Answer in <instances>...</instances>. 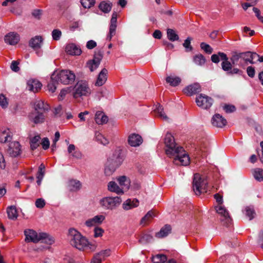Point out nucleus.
Masks as SVG:
<instances>
[{
	"label": "nucleus",
	"instance_id": "2eb2a0df",
	"mask_svg": "<svg viewBox=\"0 0 263 263\" xmlns=\"http://www.w3.org/2000/svg\"><path fill=\"white\" fill-rule=\"evenodd\" d=\"M164 143L167 148H182V146H177L174 137L170 133H167L164 138Z\"/></svg>",
	"mask_w": 263,
	"mask_h": 263
},
{
	"label": "nucleus",
	"instance_id": "72a5a7b5",
	"mask_svg": "<svg viewBox=\"0 0 263 263\" xmlns=\"http://www.w3.org/2000/svg\"><path fill=\"white\" fill-rule=\"evenodd\" d=\"M256 57H259V55L255 52H246L242 53V59L243 60L251 64L254 63L253 59Z\"/></svg>",
	"mask_w": 263,
	"mask_h": 263
},
{
	"label": "nucleus",
	"instance_id": "3c124183",
	"mask_svg": "<svg viewBox=\"0 0 263 263\" xmlns=\"http://www.w3.org/2000/svg\"><path fill=\"white\" fill-rule=\"evenodd\" d=\"M34 107L35 110H44L45 109L44 102L42 100H36L34 102Z\"/></svg>",
	"mask_w": 263,
	"mask_h": 263
},
{
	"label": "nucleus",
	"instance_id": "aec40b11",
	"mask_svg": "<svg viewBox=\"0 0 263 263\" xmlns=\"http://www.w3.org/2000/svg\"><path fill=\"white\" fill-rule=\"evenodd\" d=\"M212 123L215 126L222 127L226 125L227 121L222 116L216 114L212 118Z\"/></svg>",
	"mask_w": 263,
	"mask_h": 263
},
{
	"label": "nucleus",
	"instance_id": "6ab92c4d",
	"mask_svg": "<svg viewBox=\"0 0 263 263\" xmlns=\"http://www.w3.org/2000/svg\"><path fill=\"white\" fill-rule=\"evenodd\" d=\"M117 181L119 183L121 188L123 189V191L129 189L130 185V180L129 178L125 176H121L116 178Z\"/></svg>",
	"mask_w": 263,
	"mask_h": 263
},
{
	"label": "nucleus",
	"instance_id": "774afa93",
	"mask_svg": "<svg viewBox=\"0 0 263 263\" xmlns=\"http://www.w3.org/2000/svg\"><path fill=\"white\" fill-rule=\"evenodd\" d=\"M223 109L226 112H232L235 110V107L233 105H226L223 106Z\"/></svg>",
	"mask_w": 263,
	"mask_h": 263
},
{
	"label": "nucleus",
	"instance_id": "680f3d73",
	"mask_svg": "<svg viewBox=\"0 0 263 263\" xmlns=\"http://www.w3.org/2000/svg\"><path fill=\"white\" fill-rule=\"evenodd\" d=\"M60 137V134L59 132H56L54 134V138L52 140V143L51 145V147L52 148L56 147L57 146V142L59 141Z\"/></svg>",
	"mask_w": 263,
	"mask_h": 263
},
{
	"label": "nucleus",
	"instance_id": "2f4dec72",
	"mask_svg": "<svg viewBox=\"0 0 263 263\" xmlns=\"http://www.w3.org/2000/svg\"><path fill=\"white\" fill-rule=\"evenodd\" d=\"M119 166H116L115 164L109 162L107 160L106 166L104 169V173L106 176H110L118 168Z\"/></svg>",
	"mask_w": 263,
	"mask_h": 263
},
{
	"label": "nucleus",
	"instance_id": "69168bd1",
	"mask_svg": "<svg viewBox=\"0 0 263 263\" xmlns=\"http://www.w3.org/2000/svg\"><path fill=\"white\" fill-rule=\"evenodd\" d=\"M131 187L134 191L140 190L141 188L140 182L137 180L134 181L131 185Z\"/></svg>",
	"mask_w": 263,
	"mask_h": 263
},
{
	"label": "nucleus",
	"instance_id": "a18cd8bd",
	"mask_svg": "<svg viewBox=\"0 0 263 263\" xmlns=\"http://www.w3.org/2000/svg\"><path fill=\"white\" fill-rule=\"evenodd\" d=\"M21 152V149H7V153L12 157L20 156Z\"/></svg>",
	"mask_w": 263,
	"mask_h": 263
},
{
	"label": "nucleus",
	"instance_id": "20e7f679",
	"mask_svg": "<svg viewBox=\"0 0 263 263\" xmlns=\"http://www.w3.org/2000/svg\"><path fill=\"white\" fill-rule=\"evenodd\" d=\"M26 242H38L40 241L51 245L54 242L53 238L45 233H37L36 231L28 229L24 231Z\"/></svg>",
	"mask_w": 263,
	"mask_h": 263
},
{
	"label": "nucleus",
	"instance_id": "bb28decb",
	"mask_svg": "<svg viewBox=\"0 0 263 263\" xmlns=\"http://www.w3.org/2000/svg\"><path fill=\"white\" fill-rule=\"evenodd\" d=\"M107 70L105 68H103L99 73L96 85L99 86L103 85L107 80Z\"/></svg>",
	"mask_w": 263,
	"mask_h": 263
},
{
	"label": "nucleus",
	"instance_id": "ddd939ff",
	"mask_svg": "<svg viewBox=\"0 0 263 263\" xmlns=\"http://www.w3.org/2000/svg\"><path fill=\"white\" fill-rule=\"evenodd\" d=\"M143 142L142 137L139 134H132L128 136V143L132 147L140 146Z\"/></svg>",
	"mask_w": 263,
	"mask_h": 263
},
{
	"label": "nucleus",
	"instance_id": "a878e982",
	"mask_svg": "<svg viewBox=\"0 0 263 263\" xmlns=\"http://www.w3.org/2000/svg\"><path fill=\"white\" fill-rule=\"evenodd\" d=\"M96 123L98 125H103L108 122V117L105 114L100 111L96 112L95 117Z\"/></svg>",
	"mask_w": 263,
	"mask_h": 263
},
{
	"label": "nucleus",
	"instance_id": "6e6d98bb",
	"mask_svg": "<svg viewBox=\"0 0 263 263\" xmlns=\"http://www.w3.org/2000/svg\"><path fill=\"white\" fill-rule=\"evenodd\" d=\"M8 105V103L6 97L3 94L0 95V106L5 108L7 107Z\"/></svg>",
	"mask_w": 263,
	"mask_h": 263
},
{
	"label": "nucleus",
	"instance_id": "79ce46f5",
	"mask_svg": "<svg viewBox=\"0 0 263 263\" xmlns=\"http://www.w3.org/2000/svg\"><path fill=\"white\" fill-rule=\"evenodd\" d=\"M106 258L103 256L101 252L96 254L92 258L91 263H101L102 260H104Z\"/></svg>",
	"mask_w": 263,
	"mask_h": 263
},
{
	"label": "nucleus",
	"instance_id": "393cba45",
	"mask_svg": "<svg viewBox=\"0 0 263 263\" xmlns=\"http://www.w3.org/2000/svg\"><path fill=\"white\" fill-rule=\"evenodd\" d=\"M107 189L109 191L115 193L118 195H121L124 193L123 189L121 188L116 182L113 181L108 182Z\"/></svg>",
	"mask_w": 263,
	"mask_h": 263
},
{
	"label": "nucleus",
	"instance_id": "412c9836",
	"mask_svg": "<svg viewBox=\"0 0 263 263\" xmlns=\"http://www.w3.org/2000/svg\"><path fill=\"white\" fill-rule=\"evenodd\" d=\"M19 41L20 36L14 32H10L5 37V42L11 45L16 44Z\"/></svg>",
	"mask_w": 263,
	"mask_h": 263
},
{
	"label": "nucleus",
	"instance_id": "f3484780",
	"mask_svg": "<svg viewBox=\"0 0 263 263\" xmlns=\"http://www.w3.org/2000/svg\"><path fill=\"white\" fill-rule=\"evenodd\" d=\"M42 86L40 82L37 80L30 79L27 82V88L29 91L36 92L41 89Z\"/></svg>",
	"mask_w": 263,
	"mask_h": 263
},
{
	"label": "nucleus",
	"instance_id": "4d7b16f0",
	"mask_svg": "<svg viewBox=\"0 0 263 263\" xmlns=\"http://www.w3.org/2000/svg\"><path fill=\"white\" fill-rule=\"evenodd\" d=\"M20 63L17 61H13L12 62L10 68L14 72H18L20 70V67L18 66Z\"/></svg>",
	"mask_w": 263,
	"mask_h": 263
},
{
	"label": "nucleus",
	"instance_id": "864d4df0",
	"mask_svg": "<svg viewBox=\"0 0 263 263\" xmlns=\"http://www.w3.org/2000/svg\"><path fill=\"white\" fill-rule=\"evenodd\" d=\"M41 140V137L39 135H36L30 139L31 146L35 147L39 146L37 144L39 141Z\"/></svg>",
	"mask_w": 263,
	"mask_h": 263
},
{
	"label": "nucleus",
	"instance_id": "473e14b6",
	"mask_svg": "<svg viewBox=\"0 0 263 263\" xmlns=\"http://www.w3.org/2000/svg\"><path fill=\"white\" fill-rule=\"evenodd\" d=\"M112 8V3L110 2L102 1L99 5V9L105 13H109Z\"/></svg>",
	"mask_w": 263,
	"mask_h": 263
},
{
	"label": "nucleus",
	"instance_id": "bf43d9fd",
	"mask_svg": "<svg viewBox=\"0 0 263 263\" xmlns=\"http://www.w3.org/2000/svg\"><path fill=\"white\" fill-rule=\"evenodd\" d=\"M96 138L98 141H100L104 145H105L106 144L108 143V141L107 139H106L103 136L99 133H96Z\"/></svg>",
	"mask_w": 263,
	"mask_h": 263
},
{
	"label": "nucleus",
	"instance_id": "603ef678",
	"mask_svg": "<svg viewBox=\"0 0 263 263\" xmlns=\"http://www.w3.org/2000/svg\"><path fill=\"white\" fill-rule=\"evenodd\" d=\"M71 87H67L62 89L59 95V99L63 100L65 98V96L67 94L69 93L71 91Z\"/></svg>",
	"mask_w": 263,
	"mask_h": 263
},
{
	"label": "nucleus",
	"instance_id": "dca6fc26",
	"mask_svg": "<svg viewBox=\"0 0 263 263\" xmlns=\"http://www.w3.org/2000/svg\"><path fill=\"white\" fill-rule=\"evenodd\" d=\"M118 14L117 12H114L112 14L111 18L110 20V25L109 27V34L107 36V39L110 40L112 37L115 35L116 29L117 28V18Z\"/></svg>",
	"mask_w": 263,
	"mask_h": 263
},
{
	"label": "nucleus",
	"instance_id": "423d86ee",
	"mask_svg": "<svg viewBox=\"0 0 263 263\" xmlns=\"http://www.w3.org/2000/svg\"><path fill=\"white\" fill-rule=\"evenodd\" d=\"M193 188L195 193L199 195L201 193L206 192L208 190V181L199 174H195L194 176Z\"/></svg>",
	"mask_w": 263,
	"mask_h": 263
},
{
	"label": "nucleus",
	"instance_id": "6e6552de",
	"mask_svg": "<svg viewBox=\"0 0 263 263\" xmlns=\"http://www.w3.org/2000/svg\"><path fill=\"white\" fill-rule=\"evenodd\" d=\"M219 55L220 57L221 62V68L224 71L228 72L229 73L237 74L241 72V71L237 68H232L233 64L231 62L227 55V54L223 52H219Z\"/></svg>",
	"mask_w": 263,
	"mask_h": 263
},
{
	"label": "nucleus",
	"instance_id": "8fccbe9b",
	"mask_svg": "<svg viewBox=\"0 0 263 263\" xmlns=\"http://www.w3.org/2000/svg\"><path fill=\"white\" fill-rule=\"evenodd\" d=\"M200 47L205 52L209 54H211L213 52L212 48L209 45L205 43H201L200 44Z\"/></svg>",
	"mask_w": 263,
	"mask_h": 263
},
{
	"label": "nucleus",
	"instance_id": "f257e3e1",
	"mask_svg": "<svg viewBox=\"0 0 263 263\" xmlns=\"http://www.w3.org/2000/svg\"><path fill=\"white\" fill-rule=\"evenodd\" d=\"M76 76L70 70H63L55 71L51 74L50 82L48 84V90L53 93L57 89V84L60 82L65 85H69L73 83L75 80Z\"/></svg>",
	"mask_w": 263,
	"mask_h": 263
},
{
	"label": "nucleus",
	"instance_id": "0eeeda50",
	"mask_svg": "<svg viewBox=\"0 0 263 263\" xmlns=\"http://www.w3.org/2000/svg\"><path fill=\"white\" fill-rule=\"evenodd\" d=\"M126 155V151L124 149H114L109 155L107 160L116 166H120L123 163Z\"/></svg>",
	"mask_w": 263,
	"mask_h": 263
},
{
	"label": "nucleus",
	"instance_id": "5701e85b",
	"mask_svg": "<svg viewBox=\"0 0 263 263\" xmlns=\"http://www.w3.org/2000/svg\"><path fill=\"white\" fill-rule=\"evenodd\" d=\"M12 134L9 129H5L0 131V142L7 143L10 142Z\"/></svg>",
	"mask_w": 263,
	"mask_h": 263
},
{
	"label": "nucleus",
	"instance_id": "09e8293b",
	"mask_svg": "<svg viewBox=\"0 0 263 263\" xmlns=\"http://www.w3.org/2000/svg\"><path fill=\"white\" fill-rule=\"evenodd\" d=\"M154 216V214L152 211H148L147 214L141 219L140 223L141 224L145 225L146 221H148Z\"/></svg>",
	"mask_w": 263,
	"mask_h": 263
},
{
	"label": "nucleus",
	"instance_id": "ea45409f",
	"mask_svg": "<svg viewBox=\"0 0 263 263\" xmlns=\"http://www.w3.org/2000/svg\"><path fill=\"white\" fill-rule=\"evenodd\" d=\"M166 256L163 254H157L153 256L152 260L153 263H164L166 260Z\"/></svg>",
	"mask_w": 263,
	"mask_h": 263
},
{
	"label": "nucleus",
	"instance_id": "4be33fe9",
	"mask_svg": "<svg viewBox=\"0 0 263 263\" xmlns=\"http://www.w3.org/2000/svg\"><path fill=\"white\" fill-rule=\"evenodd\" d=\"M65 51L68 54L72 55H79L82 52L81 49L74 44L67 45Z\"/></svg>",
	"mask_w": 263,
	"mask_h": 263
},
{
	"label": "nucleus",
	"instance_id": "c85d7f7f",
	"mask_svg": "<svg viewBox=\"0 0 263 263\" xmlns=\"http://www.w3.org/2000/svg\"><path fill=\"white\" fill-rule=\"evenodd\" d=\"M29 120L35 124L42 123L44 120V117L42 114L39 112L31 113L29 116Z\"/></svg>",
	"mask_w": 263,
	"mask_h": 263
},
{
	"label": "nucleus",
	"instance_id": "39448f33",
	"mask_svg": "<svg viewBox=\"0 0 263 263\" xmlns=\"http://www.w3.org/2000/svg\"><path fill=\"white\" fill-rule=\"evenodd\" d=\"M122 202L119 196L104 197L99 201L100 206L104 210H114L118 208Z\"/></svg>",
	"mask_w": 263,
	"mask_h": 263
},
{
	"label": "nucleus",
	"instance_id": "c9c22d12",
	"mask_svg": "<svg viewBox=\"0 0 263 263\" xmlns=\"http://www.w3.org/2000/svg\"><path fill=\"white\" fill-rule=\"evenodd\" d=\"M171 231V227L169 225H165L161 229L160 231L156 234V236L158 238H162L166 236Z\"/></svg>",
	"mask_w": 263,
	"mask_h": 263
},
{
	"label": "nucleus",
	"instance_id": "338daca9",
	"mask_svg": "<svg viewBox=\"0 0 263 263\" xmlns=\"http://www.w3.org/2000/svg\"><path fill=\"white\" fill-rule=\"evenodd\" d=\"M41 145L44 148H48L50 145L49 140L48 138L45 137L42 139Z\"/></svg>",
	"mask_w": 263,
	"mask_h": 263
},
{
	"label": "nucleus",
	"instance_id": "1a4fd4ad",
	"mask_svg": "<svg viewBox=\"0 0 263 263\" xmlns=\"http://www.w3.org/2000/svg\"><path fill=\"white\" fill-rule=\"evenodd\" d=\"M73 97L77 99L84 96H87L90 94V90L86 83L78 82L73 88Z\"/></svg>",
	"mask_w": 263,
	"mask_h": 263
},
{
	"label": "nucleus",
	"instance_id": "c03bdc74",
	"mask_svg": "<svg viewBox=\"0 0 263 263\" xmlns=\"http://www.w3.org/2000/svg\"><path fill=\"white\" fill-rule=\"evenodd\" d=\"M246 215L247 216L249 220L253 219L255 216V212L254 209L250 206H247L246 208Z\"/></svg>",
	"mask_w": 263,
	"mask_h": 263
},
{
	"label": "nucleus",
	"instance_id": "7c9ffc66",
	"mask_svg": "<svg viewBox=\"0 0 263 263\" xmlns=\"http://www.w3.org/2000/svg\"><path fill=\"white\" fill-rule=\"evenodd\" d=\"M165 80L167 83L174 87L178 86L181 82L180 77L173 74L167 76Z\"/></svg>",
	"mask_w": 263,
	"mask_h": 263
},
{
	"label": "nucleus",
	"instance_id": "b1692460",
	"mask_svg": "<svg viewBox=\"0 0 263 263\" xmlns=\"http://www.w3.org/2000/svg\"><path fill=\"white\" fill-rule=\"evenodd\" d=\"M81 183L80 181L76 179H70L67 182V187L72 192H77L81 188Z\"/></svg>",
	"mask_w": 263,
	"mask_h": 263
},
{
	"label": "nucleus",
	"instance_id": "9d476101",
	"mask_svg": "<svg viewBox=\"0 0 263 263\" xmlns=\"http://www.w3.org/2000/svg\"><path fill=\"white\" fill-rule=\"evenodd\" d=\"M212 99L204 94H200L196 98L197 106L202 109H207L213 104Z\"/></svg>",
	"mask_w": 263,
	"mask_h": 263
},
{
	"label": "nucleus",
	"instance_id": "052dcab7",
	"mask_svg": "<svg viewBox=\"0 0 263 263\" xmlns=\"http://www.w3.org/2000/svg\"><path fill=\"white\" fill-rule=\"evenodd\" d=\"M241 58H242V53L239 54L235 53L232 55L230 60L232 64H235V62H237Z\"/></svg>",
	"mask_w": 263,
	"mask_h": 263
},
{
	"label": "nucleus",
	"instance_id": "0e129e2a",
	"mask_svg": "<svg viewBox=\"0 0 263 263\" xmlns=\"http://www.w3.org/2000/svg\"><path fill=\"white\" fill-rule=\"evenodd\" d=\"M104 230L101 228H96L94 229V236L95 237H99L102 235Z\"/></svg>",
	"mask_w": 263,
	"mask_h": 263
},
{
	"label": "nucleus",
	"instance_id": "de8ad7c7",
	"mask_svg": "<svg viewBox=\"0 0 263 263\" xmlns=\"http://www.w3.org/2000/svg\"><path fill=\"white\" fill-rule=\"evenodd\" d=\"M191 40L192 38L190 37H188L184 41L183 44V46L185 48L186 51H191L193 49V48L191 45Z\"/></svg>",
	"mask_w": 263,
	"mask_h": 263
},
{
	"label": "nucleus",
	"instance_id": "5fc2aeb1",
	"mask_svg": "<svg viewBox=\"0 0 263 263\" xmlns=\"http://www.w3.org/2000/svg\"><path fill=\"white\" fill-rule=\"evenodd\" d=\"M62 35V32L59 29H54L52 31V37L54 40H59Z\"/></svg>",
	"mask_w": 263,
	"mask_h": 263
},
{
	"label": "nucleus",
	"instance_id": "c756f323",
	"mask_svg": "<svg viewBox=\"0 0 263 263\" xmlns=\"http://www.w3.org/2000/svg\"><path fill=\"white\" fill-rule=\"evenodd\" d=\"M138 205L139 201L137 199H134L133 200L128 199L123 203L122 207L125 210H129L132 208L137 207Z\"/></svg>",
	"mask_w": 263,
	"mask_h": 263
},
{
	"label": "nucleus",
	"instance_id": "37998d69",
	"mask_svg": "<svg viewBox=\"0 0 263 263\" xmlns=\"http://www.w3.org/2000/svg\"><path fill=\"white\" fill-rule=\"evenodd\" d=\"M68 153L69 157H72L76 158H80L82 154L79 149H68Z\"/></svg>",
	"mask_w": 263,
	"mask_h": 263
},
{
	"label": "nucleus",
	"instance_id": "13d9d810",
	"mask_svg": "<svg viewBox=\"0 0 263 263\" xmlns=\"http://www.w3.org/2000/svg\"><path fill=\"white\" fill-rule=\"evenodd\" d=\"M96 138L98 141H100L104 145H105L106 144L108 143V141L107 139H106L103 136L99 133H96Z\"/></svg>",
	"mask_w": 263,
	"mask_h": 263
},
{
	"label": "nucleus",
	"instance_id": "f03ea898",
	"mask_svg": "<svg viewBox=\"0 0 263 263\" xmlns=\"http://www.w3.org/2000/svg\"><path fill=\"white\" fill-rule=\"evenodd\" d=\"M68 239L70 244L80 250L91 249L92 246L90 245L87 239L83 236L77 230L71 228L69 230Z\"/></svg>",
	"mask_w": 263,
	"mask_h": 263
},
{
	"label": "nucleus",
	"instance_id": "9b49d317",
	"mask_svg": "<svg viewBox=\"0 0 263 263\" xmlns=\"http://www.w3.org/2000/svg\"><path fill=\"white\" fill-rule=\"evenodd\" d=\"M215 209L217 213L220 215V220L223 224L228 225L231 222L232 219L225 207L222 205H218Z\"/></svg>",
	"mask_w": 263,
	"mask_h": 263
},
{
	"label": "nucleus",
	"instance_id": "58836bf2",
	"mask_svg": "<svg viewBox=\"0 0 263 263\" xmlns=\"http://www.w3.org/2000/svg\"><path fill=\"white\" fill-rule=\"evenodd\" d=\"M166 33L167 37L169 40L174 42L179 40L178 35L173 29H167Z\"/></svg>",
	"mask_w": 263,
	"mask_h": 263
},
{
	"label": "nucleus",
	"instance_id": "f8f14e48",
	"mask_svg": "<svg viewBox=\"0 0 263 263\" xmlns=\"http://www.w3.org/2000/svg\"><path fill=\"white\" fill-rule=\"evenodd\" d=\"M102 58L103 52L99 51L95 54L93 60L87 62V65L90 71H93L98 67Z\"/></svg>",
	"mask_w": 263,
	"mask_h": 263
},
{
	"label": "nucleus",
	"instance_id": "4c0bfd02",
	"mask_svg": "<svg viewBox=\"0 0 263 263\" xmlns=\"http://www.w3.org/2000/svg\"><path fill=\"white\" fill-rule=\"evenodd\" d=\"M253 175L256 180L258 181H263V170L260 168H256L253 170Z\"/></svg>",
	"mask_w": 263,
	"mask_h": 263
},
{
	"label": "nucleus",
	"instance_id": "7ed1b4c3",
	"mask_svg": "<svg viewBox=\"0 0 263 263\" xmlns=\"http://www.w3.org/2000/svg\"><path fill=\"white\" fill-rule=\"evenodd\" d=\"M165 153L174 159L173 162L176 165L187 166L190 163L189 155L183 149H166Z\"/></svg>",
	"mask_w": 263,
	"mask_h": 263
},
{
	"label": "nucleus",
	"instance_id": "a211bd4d",
	"mask_svg": "<svg viewBox=\"0 0 263 263\" xmlns=\"http://www.w3.org/2000/svg\"><path fill=\"white\" fill-rule=\"evenodd\" d=\"M201 86L198 83H195L186 87L183 91L185 93L192 96L201 91Z\"/></svg>",
	"mask_w": 263,
	"mask_h": 263
},
{
	"label": "nucleus",
	"instance_id": "f704fd0d",
	"mask_svg": "<svg viewBox=\"0 0 263 263\" xmlns=\"http://www.w3.org/2000/svg\"><path fill=\"white\" fill-rule=\"evenodd\" d=\"M8 217L12 220H15L18 216L16 208L15 206H9L7 209Z\"/></svg>",
	"mask_w": 263,
	"mask_h": 263
},
{
	"label": "nucleus",
	"instance_id": "4468645a",
	"mask_svg": "<svg viewBox=\"0 0 263 263\" xmlns=\"http://www.w3.org/2000/svg\"><path fill=\"white\" fill-rule=\"evenodd\" d=\"M105 217L103 215H98L88 219L85 221V225L88 227H91L96 225L101 224L105 220Z\"/></svg>",
	"mask_w": 263,
	"mask_h": 263
},
{
	"label": "nucleus",
	"instance_id": "a19ab883",
	"mask_svg": "<svg viewBox=\"0 0 263 263\" xmlns=\"http://www.w3.org/2000/svg\"><path fill=\"white\" fill-rule=\"evenodd\" d=\"M157 112L159 115L160 118L165 121H168V117L164 111L163 108L160 105H158L156 108Z\"/></svg>",
	"mask_w": 263,
	"mask_h": 263
},
{
	"label": "nucleus",
	"instance_id": "49530a36",
	"mask_svg": "<svg viewBox=\"0 0 263 263\" xmlns=\"http://www.w3.org/2000/svg\"><path fill=\"white\" fill-rule=\"evenodd\" d=\"M81 3L85 8H90L95 4V0H81Z\"/></svg>",
	"mask_w": 263,
	"mask_h": 263
},
{
	"label": "nucleus",
	"instance_id": "e433bc0d",
	"mask_svg": "<svg viewBox=\"0 0 263 263\" xmlns=\"http://www.w3.org/2000/svg\"><path fill=\"white\" fill-rule=\"evenodd\" d=\"M193 61L195 64L202 66L205 63V59L201 54L198 53L193 57Z\"/></svg>",
	"mask_w": 263,
	"mask_h": 263
},
{
	"label": "nucleus",
	"instance_id": "e2e57ef3",
	"mask_svg": "<svg viewBox=\"0 0 263 263\" xmlns=\"http://www.w3.org/2000/svg\"><path fill=\"white\" fill-rule=\"evenodd\" d=\"M45 205V201L43 198H39L35 201V206L37 208H43Z\"/></svg>",
	"mask_w": 263,
	"mask_h": 263
},
{
	"label": "nucleus",
	"instance_id": "cd10ccee",
	"mask_svg": "<svg viewBox=\"0 0 263 263\" xmlns=\"http://www.w3.org/2000/svg\"><path fill=\"white\" fill-rule=\"evenodd\" d=\"M43 40L42 36H35L30 40L29 45L34 49H38L41 48L43 43Z\"/></svg>",
	"mask_w": 263,
	"mask_h": 263
}]
</instances>
